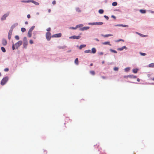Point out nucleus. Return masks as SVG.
<instances>
[{"mask_svg":"<svg viewBox=\"0 0 154 154\" xmlns=\"http://www.w3.org/2000/svg\"><path fill=\"white\" fill-rule=\"evenodd\" d=\"M97 146V148H98L99 147V145H97V144L96 145H94V146Z\"/></svg>","mask_w":154,"mask_h":154,"instance_id":"obj_62","label":"nucleus"},{"mask_svg":"<svg viewBox=\"0 0 154 154\" xmlns=\"http://www.w3.org/2000/svg\"><path fill=\"white\" fill-rule=\"evenodd\" d=\"M94 40H96L97 42H99L100 41L97 38H94Z\"/></svg>","mask_w":154,"mask_h":154,"instance_id":"obj_54","label":"nucleus"},{"mask_svg":"<svg viewBox=\"0 0 154 154\" xmlns=\"http://www.w3.org/2000/svg\"><path fill=\"white\" fill-rule=\"evenodd\" d=\"M124 49L127 50L128 49V48L127 47L125 46H122L121 48H119L117 49V50L119 51H122Z\"/></svg>","mask_w":154,"mask_h":154,"instance_id":"obj_14","label":"nucleus"},{"mask_svg":"<svg viewBox=\"0 0 154 154\" xmlns=\"http://www.w3.org/2000/svg\"><path fill=\"white\" fill-rule=\"evenodd\" d=\"M69 29H72L73 30L76 29H77L76 26L75 27H71L69 28Z\"/></svg>","mask_w":154,"mask_h":154,"instance_id":"obj_45","label":"nucleus"},{"mask_svg":"<svg viewBox=\"0 0 154 154\" xmlns=\"http://www.w3.org/2000/svg\"><path fill=\"white\" fill-rule=\"evenodd\" d=\"M25 24H26V25H27V24H28V22L26 21H25Z\"/></svg>","mask_w":154,"mask_h":154,"instance_id":"obj_59","label":"nucleus"},{"mask_svg":"<svg viewBox=\"0 0 154 154\" xmlns=\"http://www.w3.org/2000/svg\"><path fill=\"white\" fill-rule=\"evenodd\" d=\"M90 72L91 74L92 75H94L95 74V72L94 70H91L90 71Z\"/></svg>","mask_w":154,"mask_h":154,"instance_id":"obj_43","label":"nucleus"},{"mask_svg":"<svg viewBox=\"0 0 154 154\" xmlns=\"http://www.w3.org/2000/svg\"><path fill=\"white\" fill-rule=\"evenodd\" d=\"M111 17L112 18H113L114 19H116V17L115 16L113 15H112Z\"/></svg>","mask_w":154,"mask_h":154,"instance_id":"obj_49","label":"nucleus"},{"mask_svg":"<svg viewBox=\"0 0 154 154\" xmlns=\"http://www.w3.org/2000/svg\"><path fill=\"white\" fill-rule=\"evenodd\" d=\"M139 54L141 56H145L146 55V54L144 53H143L141 52H139Z\"/></svg>","mask_w":154,"mask_h":154,"instance_id":"obj_35","label":"nucleus"},{"mask_svg":"<svg viewBox=\"0 0 154 154\" xmlns=\"http://www.w3.org/2000/svg\"><path fill=\"white\" fill-rule=\"evenodd\" d=\"M140 12L142 14H144L146 13V10L145 9H141L139 10Z\"/></svg>","mask_w":154,"mask_h":154,"instance_id":"obj_25","label":"nucleus"},{"mask_svg":"<svg viewBox=\"0 0 154 154\" xmlns=\"http://www.w3.org/2000/svg\"><path fill=\"white\" fill-rule=\"evenodd\" d=\"M102 44L104 45H109L111 46V45L110 44L109 41L105 42H102Z\"/></svg>","mask_w":154,"mask_h":154,"instance_id":"obj_23","label":"nucleus"},{"mask_svg":"<svg viewBox=\"0 0 154 154\" xmlns=\"http://www.w3.org/2000/svg\"><path fill=\"white\" fill-rule=\"evenodd\" d=\"M27 17L29 19L31 17V16L29 14H28L27 16Z\"/></svg>","mask_w":154,"mask_h":154,"instance_id":"obj_53","label":"nucleus"},{"mask_svg":"<svg viewBox=\"0 0 154 154\" xmlns=\"http://www.w3.org/2000/svg\"><path fill=\"white\" fill-rule=\"evenodd\" d=\"M56 3V2L55 0H54L52 2V4L54 5H55Z\"/></svg>","mask_w":154,"mask_h":154,"instance_id":"obj_52","label":"nucleus"},{"mask_svg":"<svg viewBox=\"0 0 154 154\" xmlns=\"http://www.w3.org/2000/svg\"><path fill=\"white\" fill-rule=\"evenodd\" d=\"M137 80L138 82H139L140 81V79L139 78H137Z\"/></svg>","mask_w":154,"mask_h":154,"instance_id":"obj_56","label":"nucleus"},{"mask_svg":"<svg viewBox=\"0 0 154 154\" xmlns=\"http://www.w3.org/2000/svg\"><path fill=\"white\" fill-rule=\"evenodd\" d=\"M1 50L2 51L3 53H5L6 51V49L4 47H1Z\"/></svg>","mask_w":154,"mask_h":154,"instance_id":"obj_33","label":"nucleus"},{"mask_svg":"<svg viewBox=\"0 0 154 154\" xmlns=\"http://www.w3.org/2000/svg\"><path fill=\"white\" fill-rule=\"evenodd\" d=\"M103 17L107 20H108L109 19V17L106 15H105L103 16Z\"/></svg>","mask_w":154,"mask_h":154,"instance_id":"obj_48","label":"nucleus"},{"mask_svg":"<svg viewBox=\"0 0 154 154\" xmlns=\"http://www.w3.org/2000/svg\"><path fill=\"white\" fill-rule=\"evenodd\" d=\"M51 30V28L50 27H49L46 29V30L48 32H49Z\"/></svg>","mask_w":154,"mask_h":154,"instance_id":"obj_50","label":"nucleus"},{"mask_svg":"<svg viewBox=\"0 0 154 154\" xmlns=\"http://www.w3.org/2000/svg\"><path fill=\"white\" fill-rule=\"evenodd\" d=\"M84 53H91V50L90 49H88L87 50H86L84 51Z\"/></svg>","mask_w":154,"mask_h":154,"instance_id":"obj_39","label":"nucleus"},{"mask_svg":"<svg viewBox=\"0 0 154 154\" xmlns=\"http://www.w3.org/2000/svg\"><path fill=\"white\" fill-rule=\"evenodd\" d=\"M31 0H22L21 1V2L24 3H29L30 2Z\"/></svg>","mask_w":154,"mask_h":154,"instance_id":"obj_28","label":"nucleus"},{"mask_svg":"<svg viewBox=\"0 0 154 154\" xmlns=\"http://www.w3.org/2000/svg\"><path fill=\"white\" fill-rule=\"evenodd\" d=\"M103 23L102 22H92V23H88V25H102Z\"/></svg>","mask_w":154,"mask_h":154,"instance_id":"obj_7","label":"nucleus"},{"mask_svg":"<svg viewBox=\"0 0 154 154\" xmlns=\"http://www.w3.org/2000/svg\"><path fill=\"white\" fill-rule=\"evenodd\" d=\"M37 34V31H34L33 32L32 34H33V38L34 39H35L36 38V35Z\"/></svg>","mask_w":154,"mask_h":154,"instance_id":"obj_20","label":"nucleus"},{"mask_svg":"<svg viewBox=\"0 0 154 154\" xmlns=\"http://www.w3.org/2000/svg\"><path fill=\"white\" fill-rule=\"evenodd\" d=\"M51 9H49L48 10V12L49 13H50V12H51Z\"/></svg>","mask_w":154,"mask_h":154,"instance_id":"obj_58","label":"nucleus"},{"mask_svg":"<svg viewBox=\"0 0 154 154\" xmlns=\"http://www.w3.org/2000/svg\"><path fill=\"white\" fill-rule=\"evenodd\" d=\"M81 36L80 35H78V36L75 35H73L69 37V38L70 39H80L81 38Z\"/></svg>","mask_w":154,"mask_h":154,"instance_id":"obj_9","label":"nucleus"},{"mask_svg":"<svg viewBox=\"0 0 154 154\" xmlns=\"http://www.w3.org/2000/svg\"><path fill=\"white\" fill-rule=\"evenodd\" d=\"M74 63L76 65H78L79 64V61L78 58H76L74 60Z\"/></svg>","mask_w":154,"mask_h":154,"instance_id":"obj_24","label":"nucleus"},{"mask_svg":"<svg viewBox=\"0 0 154 154\" xmlns=\"http://www.w3.org/2000/svg\"><path fill=\"white\" fill-rule=\"evenodd\" d=\"M101 36H103V37L105 38H107L109 36H113V35L112 34H106V35H103V34H101Z\"/></svg>","mask_w":154,"mask_h":154,"instance_id":"obj_17","label":"nucleus"},{"mask_svg":"<svg viewBox=\"0 0 154 154\" xmlns=\"http://www.w3.org/2000/svg\"><path fill=\"white\" fill-rule=\"evenodd\" d=\"M12 32V31H11V30H9L8 35V38L9 40H10L11 39Z\"/></svg>","mask_w":154,"mask_h":154,"instance_id":"obj_18","label":"nucleus"},{"mask_svg":"<svg viewBox=\"0 0 154 154\" xmlns=\"http://www.w3.org/2000/svg\"><path fill=\"white\" fill-rule=\"evenodd\" d=\"M71 50H68L67 51V52L68 53H69L70 52H71Z\"/></svg>","mask_w":154,"mask_h":154,"instance_id":"obj_61","label":"nucleus"},{"mask_svg":"<svg viewBox=\"0 0 154 154\" xmlns=\"http://www.w3.org/2000/svg\"><path fill=\"white\" fill-rule=\"evenodd\" d=\"M12 48L13 50H14L16 49H18V48L23 44V41L22 40H19L18 42L14 44L13 42H12Z\"/></svg>","mask_w":154,"mask_h":154,"instance_id":"obj_1","label":"nucleus"},{"mask_svg":"<svg viewBox=\"0 0 154 154\" xmlns=\"http://www.w3.org/2000/svg\"><path fill=\"white\" fill-rule=\"evenodd\" d=\"M7 43V40L4 38H3L2 40V44L3 46H5Z\"/></svg>","mask_w":154,"mask_h":154,"instance_id":"obj_15","label":"nucleus"},{"mask_svg":"<svg viewBox=\"0 0 154 154\" xmlns=\"http://www.w3.org/2000/svg\"><path fill=\"white\" fill-rule=\"evenodd\" d=\"M35 26H32L29 29L27 33V35L29 38L31 37L32 35V32L35 28Z\"/></svg>","mask_w":154,"mask_h":154,"instance_id":"obj_4","label":"nucleus"},{"mask_svg":"<svg viewBox=\"0 0 154 154\" xmlns=\"http://www.w3.org/2000/svg\"><path fill=\"white\" fill-rule=\"evenodd\" d=\"M136 33H137L138 35H139L141 37H147V35H143V34L141 33H140L138 32H136Z\"/></svg>","mask_w":154,"mask_h":154,"instance_id":"obj_22","label":"nucleus"},{"mask_svg":"<svg viewBox=\"0 0 154 154\" xmlns=\"http://www.w3.org/2000/svg\"><path fill=\"white\" fill-rule=\"evenodd\" d=\"M26 31V29L24 27H22L21 28V31L22 32H24Z\"/></svg>","mask_w":154,"mask_h":154,"instance_id":"obj_41","label":"nucleus"},{"mask_svg":"<svg viewBox=\"0 0 154 154\" xmlns=\"http://www.w3.org/2000/svg\"><path fill=\"white\" fill-rule=\"evenodd\" d=\"M150 12L151 13H152V14H154V11H153L150 10Z\"/></svg>","mask_w":154,"mask_h":154,"instance_id":"obj_57","label":"nucleus"},{"mask_svg":"<svg viewBox=\"0 0 154 154\" xmlns=\"http://www.w3.org/2000/svg\"><path fill=\"white\" fill-rule=\"evenodd\" d=\"M17 40H18L20 39V37L19 35H16L14 37Z\"/></svg>","mask_w":154,"mask_h":154,"instance_id":"obj_42","label":"nucleus"},{"mask_svg":"<svg viewBox=\"0 0 154 154\" xmlns=\"http://www.w3.org/2000/svg\"><path fill=\"white\" fill-rule=\"evenodd\" d=\"M9 13H7L4 14L1 18V20L2 21L5 20L6 19V18L9 15Z\"/></svg>","mask_w":154,"mask_h":154,"instance_id":"obj_8","label":"nucleus"},{"mask_svg":"<svg viewBox=\"0 0 154 154\" xmlns=\"http://www.w3.org/2000/svg\"><path fill=\"white\" fill-rule=\"evenodd\" d=\"M101 77H102V78L103 79H106V77H105V76H101Z\"/></svg>","mask_w":154,"mask_h":154,"instance_id":"obj_55","label":"nucleus"},{"mask_svg":"<svg viewBox=\"0 0 154 154\" xmlns=\"http://www.w3.org/2000/svg\"><path fill=\"white\" fill-rule=\"evenodd\" d=\"M23 48L26 49L27 48L28 45V42L26 37H24L23 39Z\"/></svg>","mask_w":154,"mask_h":154,"instance_id":"obj_2","label":"nucleus"},{"mask_svg":"<svg viewBox=\"0 0 154 154\" xmlns=\"http://www.w3.org/2000/svg\"><path fill=\"white\" fill-rule=\"evenodd\" d=\"M76 11L78 12H81V10L79 8L77 7L76 8Z\"/></svg>","mask_w":154,"mask_h":154,"instance_id":"obj_44","label":"nucleus"},{"mask_svg":"<svg viewBox=\"0 0 154 154\" xmlns=\"http://www.w3.org/2000/svg\"><path fill=\"white\" fill-rule=\"evenodd\" d=\"M125 81L127 82H129V83H133V84H143V83H141L132 82L130 81Z\"/></svg>","mask_w":154,"mask_h":154,"instance_id":"obj_27","label":"nucleus"},{"mask_svg":"<svg viewBox=\"0 0 154 154\" xmlns=\"http://www.w3.org/2000/svg\"><path fill=\"white\" fill-rule=\"evenodd\" d=\"M139 69L138 68H135L133 69L132 70V72L134 74H136L137 73L138 71H139Z\"/></svg>","mask_w":154,"mask_h":154,"instance_id":"obj_16","label":"nucleus"},{"mask_svg":"<svg viewBox=\"0 0 154 154\" xmlns=\"http://www.w3.org/2000/svg\"><path fill=\"white\" fill-rule=\"evenodd\" d=\"M149 84L151 85H154V83L152 82L151 83H149Z\"/></svg>","mask_w":154,"mask_h":154,"instance_id":"obj_60","label":"nucleus"},{"mask_svg":"<svg viewBox=\"0 0 154 154\" xmlns=\"http://www.w3.org/2000/svg\"><path fill=\"white\" fill-rule=\"evenodd\" d=\"M131 68L130 67H128L125 68L124 69V71L126 72H129Z\"/></svg>","mask_w":154,"mask_h":154,"instance_id":"obj_26","label":"nucleus"},{"mask_svg":"<svg viewBox=\"0 0 154 154\" xmlns=\"http://www.w3.org/2000/svg\"><path fill=\"white\" fill-rule=\"evenodd\" d=\"M86 45L85 44H82L79 47V48L80 50L82 49L83 48H84L86 46Z\"/></svg>","mask_w":154,"mask_h":154,"instance_id":"obj_29","label":"nucleus"},{"mask_svg":"<svg viewBox=\"0 0 154 154\" xmlns=\"http://www.w3.org/2000/svg\"><path fill=\"white\" fill-rule=\"evenodd\" d=\"M9 80V77L8 76H6L4 77L1 81L0 84L2 85H5Z\"/></svg>","mask_w":154,"mask_h":154,"instance_id":"obj_3","label":"nucleus"},{"mask_svg":"<svg viewBox=\"0 0 154 154\" xmlns=\"http://www.w3.org/2000/svg\"><path fill=\"white\" fill-rule=\"evenodd\" d=\"M119 68L118 67L115 66L114 67L113 69L114 71H118Z\"/></svg>","mask_w":154,"mask_h":154,"instance_id":"obj_37","label":"nucleus"},{"mask_svg":"<svg viewBox=\"0 0 154 154\" xmlns=\"http://www.w3.org/2000/svg\"><path fill=\"white\" fill-rule=\"evenodd\" d=\"M109 50L111 52L115 54H117V51L112 49L110 48L109 49Z\"/></svg>","mask_w":154,"mask_h":154,"instance_id":"obj_30","label":"nucleus"},{"mask_svg":"<svg viewBox=\"0 0 154 154\" xmlns=\"http://www.w3.org/2000/svg\"><path fill=\"white\" fill-rule=\"evenodd\" d=\"M98 54L100 55H102L103 54V53L102 52H98Z\"/></svg>","mask_w":154,"mask_h":154,"instance_id":"obj_51","label":"nucleus"},{"mask_svg":"<svg viewBox=\"0 0 154 154\" xmlns=\"http://www.w3.org/2000/svg\"><path fill=\"white\" fill-rule=\"evenodd\" d=\"M93 63H91L90 64V66H93Z\"/></svg>","mask_w":154,"mask_h":154,"instance_id":"obj_64","label":"nucleus"},{"mask_svg":"<svg viewBox=\"0 0 154 154\" xmlns=\"http://www.w3.org/2000/svg\"><path fill=\"white\" fill-rule=\"evenodd\" d=\"M104 12V11L103 9H100L98 10V12L100 14H103Z\"/></svg>","mask_w":154,"mask_h":154,"instance_id":"obj_32","label":"nucleus"},{"mask_svg":"<svg viewBox=\"0 0 154 154\" xmlns=\"http://www.w3.org/2000/svg\"><path fill=\"white\" fill-rule=\"evenodd\" d=\"M114 26H119V27H128V26L127 25L123 24H117L116 25H114Z\"/></svg>","mask_w":154,"mask_h":154,"instance_id":"obj_13","label":"nucleus"},{"mask_svg":"<svg viewBox=\"0 0 154 154\" xmlns=\"http://www.w3.org/2000/svg\"><path fill=\"white\" fill-rule=\"evenodd\" d=\"M77 28H82V27L83 26V24H79L76 25Z\"/></svg>","mask_w":154,"mask_h":154,"instance_id":"obj_36","label":"nucleus"},{"mask_svg":"<svg viewBox=\"0 0 154 154\" xmlns=\"http://www.w3.org/2000/svg\"><path fill=\"white\" fill-rule=\"evenodd\" d=\"M90 28V27L88 26H84L82 28H80L79 30L82 31L87 30Z\"/></svg>","mask_w":154,"mask_h":154,"instance_id":"obj_11","label":"nucleus"},{"mask_svg":"<svg viewBox=\"0 0 154 154\" xmlns=\"http://www.w3.org/2000/svg\"><path fill=\"white\" fill-rule=\"evenodd\" d=\"M96 51L97 50L95 48L93 47L91 48V54H94L96 53Z\"/></svg>","mask_w":154,"mask_h":154,"instance_id":"obj_19","label":"nucleus"},{"mask_svg":"<svg viewBox=\"0 0 154 154\" xmlns=\"http://www.w3.org/2000/svg\"><path fill=\"white\" fill-rule=\"evenodd\" d=\"M120 41H122V42H124L125 41L123 39H119L118 40H117L115 42H119Z\"/></svg>","mask_w":154,"mask_h":154,"instance_id":"obj_40","label":"nucleus"},{"mask_svg":"<svg viewBox=\"0 0 154 154\" xmlns=\"http://www.w3.org/2000/svg\"><path fill=\"white\" fill-rule=\"evenodd\" d=\"M46 39L47 41H49L51 37L52 38V35H51V33L49 32H46L45 35Z\"/></svg>","mask_w":154,"mask_h":154,"instance_id":"obj_5","label":"nucleus"},{"mask_svg":"<svg viewBox=\"0 0 154 154\" xmlns=\"http://www.w3.org/2000/svg\"><path fill=\"white\" fill-rule=\"evenodd\" d=\"M148 66L150 68H154V63H152L149 64Z\"/></svg>","mask_w":154,"mask_h":154,"instance_id":"obj_31","label":"nucleus"},{"mask_svg":"<svg viewBox=\"0 0 154 154\" xmlns=\"http://www.w3.org/2000/svg\"><path fill=\"white\" fill-rule=\"evenodd\" d=\"M66 47V46L65 45H63V46H59V48L60 49H64Z\"/></svg>","mask_w":154,"mask_h":154,"instance_id":"obj_38","label":"nucleus"},{"mask_svg":"<svg viewBox=\"0 0 154 154\" xmlns=\"http://www.w3.org/2000/svg\"><path fill=\"white\" fill-rule=\"evenodd\" d=\"M4 71L5 72H7L9 70V69L8 68H6L4 69Z\"/></svg>","mask_w":154,"mask_h":154,"instance_id":"obj_46","label":"nucleus"},{"mask_svg":"<svg viewBox=\"0 0 154 154\" xmlns=\"http://www.w3.org/2000/svg\"><path fill=\"white\" fill-rule=\"evenodd\" d=\"M62 34L60 33H59L52 35V38H60Z\"/></svg>","mask_w":154,"mask_h":154,"instance_id":"obj_10","label":"nucleus"},{"mask_svg":"<svg viewBox=\"0 0 154 154\" xmlns=\"http://www.w3.org/2000/svg\"><path fill=\"white\" fill-rule=\"evenodd\" d=\"M18 23H15L14 24H13L11 26V28L9 30L12 31L13 29L15 27H16V26L18 25Z\"/></svg>","mask_w":154,"mask_h":154,"instance_id":"obj_12","label":"nucleus"},{"mask_svg":"<svg viewBox=\"0 0 154 154\" xmlns=\"http://www.w3.org/2000/svg\"><path fill=\"white\" fill-rule=\"evenodd\" d=\"M118 3L116 2H113L112 3V5L113 6H116L117 5Z\"/></svg>","mask_w":154,"mask_h":154,"instance_id":"obj_34","label":"nucleus"},{"mask_svg":"<svg viewBox=\"0 0 154 154\" xmlns=\"http://www.w3.org/2000/svg\"><path fill=\"white\" fill-rule=\"evenodd\" d=\"M123 78L125 79H128V78L130 79H136L137 78V76L133 75H125L123 76Z\"/></svg>","mask_w":154,"mask_h":154,"instance_id":"obj_6","label":"nucleus"},{"mask_svg":"<svg viewBox=\"0 0 154 154\" xmlns=\"http://www.w3.org/2000/svg\"><path fill=\"white\" fill-rule=\"evenodd\" d=\"M29 43L30 44H32L34 42L32 40L30 39L29 41Z\"/></svg>","mask_w":154,"mask_h":154,"instance_id":"obj_47","label":"nucleus"},{"mask_svg":"<svg viewBox=\"0 0 154 154\" xmlns=\"http://www.w3.org/2000/svg\"><path fill=\"white\" fill-rule=\"evenodd\" d=\"M115 11H120V10L119 9H116L115 10Z\"/></svg>","mask_w":154,"mask_h":154,"instance_id":"obj_63","label":"nucleus"},{"mask_svg":"<svg viewBox=\"0 0 154 154\" xmlns=\"http://www.w3.org/2000/svg\"><path fill=\"white\" fill-rule=\"evenodd\" d=\"M32 2V3L36 5H39V3L36 2L35 1H34V0H31V2Z\"/></svg>","mask_w":154,"mask_h":154,"instance_id":"obj_21","label":"nucleus"}]
</instances>
